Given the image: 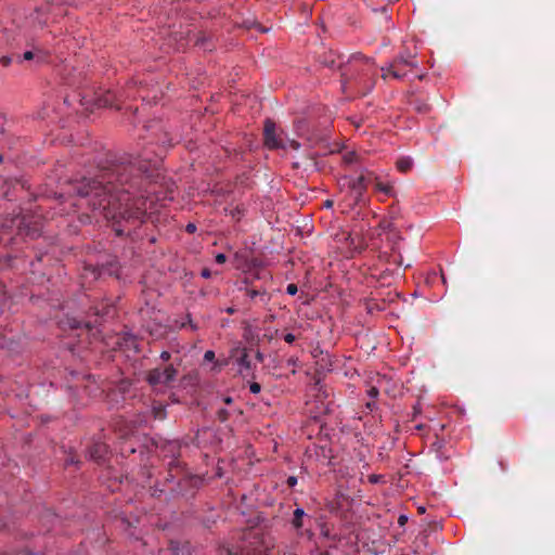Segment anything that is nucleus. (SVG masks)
Masks as SVG:
<instances>
[{"instance_id":"obj_1","label":"nucleus","mask_w":555,"mask_h":555,"mask_svg":"<svg viewBox=\"0 0 555 555\" xmlns=\"http://www.w3.org/2000/svg\"><path fill=\"white\" fill-rule=\"evenodd\" d=\"M263 134H264V144L269 149H293L297 150L299 149V143L295 140H284L282 138V132L278 133L275 124L268 119L264 122L263 128Z\"/></svg>"},{"instance_id":"obj_2","label":"nucleus","mask_w":555,"mask_h":555,"mask_svg":"<svg viewBox=\"0 0 555 555\" xmlns=\"http://www.w3.org/2000/svg\"><path fill=\"white\" fill-rule=\"evenodd\" d=\"M372 180L375 181V189L378 192L384 193L387 196L393 195V185L390 182H383L379 180L377 176H375L373 172H366V175H361L351 186V191L354 193L356 197H360L364 190L366 189V185Z\"/></svg>"},{"instance_id":"obj_3","label":"nucleus","mask_w":555,"mask_h":555,"mask_svg":"<svg viewBox=\"0 0 555 555\" xmlns=\"http://www.w3.org/2000/svg\"><path fill=\"white\" fill-rule=\"evenodd\" d=\"M176 376V370L169 365L164 370H154L149 374V383L153 386L166 385L170 383Z\"/></svg>"},{"instance_id":"obj_4","label":"nucleus","mask_w":555,"mask_h":555,"mask_svg":"<svg viewBox=\"0 0 555 555\" xmlns=\"http://www.w3.org/2000/svg\"><path fill=\"white\" fill-rule=\"evenodd\" d=\"M231 357L237 360V363L241 367L248 369L249 362L247 360L248 354L245 348H235L231 352Z\"/></svg>"},{"instance_id":"obj_5","label":"nucleus","mask_w":555,"mask_h":555,"mask_svg":"<svg viewBox=\"0 0 555 555\" xmlns=\"http://www.w3.org/2000/svg\"><path fill=\"white\" fill-rule=\"evenodd\" d=\"M98 106H117L114 102V94L107 91L103 96L96 100Z\"/></svg>"},{"instance_id":"obj_6","label":"nucleus","mask_w":555,"mask_h":555,"mask_svg":"<svg viewBox=\"0 0 555 555\" xmlns=\"http://www.w3.org/2000/svg\"><path fill=\"white\" fill-rule=\"evenodd\" d=\"M397 168L401 172H406L412 167V160L409 157H402L397 162Z\"/></svg>"},{"instance_id":"obj_7","label":"nucleus","mask_w":555,"mask_h":555,"mask_svg":"<svg viewBox=\"0 0 555 555\" xmlns=\"http://www.w3.org/2000/svg\"><path fill=\"white\" fill-rule=\"evenodd\" d=\"M383 77L384 78H389V77L400 78V77H402V75L398 70H396L395 68L391 67L384 72Z\"/></svg>"},{"instance_id":"obj_8","label":"nucleus","mask_w":555,"mask_h":555,"mask_svg":"<svg viewBox=\"0 0 555 555\" xmlns=\"http://www.w3.org/2000/svg\"><path fill=\"white\" fill-rule=\"evenodd\" d=\"M356 158H357V154L351 151L345 152L343 155V159L347 164L353 163L356 160Z\"/></svg>"},{"instance_id":"obj_9","label":"nucleus","mask_w":555,"mask_h":555,"mask_svg":"<svg viewBox=\"0 0 555 555\" xmlns=\"http://www.w3.org/2000/svg\"><path fill=\"white\" fill-rule=\"evenodd\" d=\"M297 291H298V288L295 284L287 285V288H286L287 294L295 295V294H297Z\"/></svg>"},{"instance_id":"obj_10","label":"nucleus","mask_w":555,"mask_h":555,"mask_svg":"<svg viewBox=\"0 0 555 555\" xmlns=\"http://www.w3.org/2000/svg\"><path fill=\"white\" fill-rule=\"evenodd\" d=\"M204 359L206 361H212L215 359V352L212 350H207L204 354Z\"/></svg>"},{"instance_id":"obj_11","label":"nucleus","mask_w":555,"mask_h":555,"mask_svg":"<svg viewBox=\"0 0 555 555\" xmlns=\"http://www.w3.org/2000/svg\"><path fill=\"white\" fill-rule=\"evenodd\" d=\"M296 337L295 335L288 333L284 336V340L288 344H293L295 341Z\"/></svg>"},{"instance_id":"obj_12","label":"nucleus","mask_w":555,"mask_h":555,"mask_svg":"<svg viewBox=\"0 0 555 555\" xmlns=\"http://www.w3.org/2000/svg\"><path fill=\"white\" fill-rule=\"evenodd\" d=\"M249 388L253 393H258L260 391V385L257 383H253Z\"/></svg>"},{"instance_id":"obj_13","label":"nucleus","mask_w":555,"mask_h":555,"mask_svg":"<svg viewBox=\"0 0 555 555\" xmlns=\"http://www.w3.org/2000/svg\"><path fill=\"white\" fill-rule=\"evenodd\" d=\"M216 262H217V263H220V264H221V263H224V262H225V256H224L223 254H218V255L216 256Z\"/></svg>"},{"instance_id":"obj_14","label":"nucleus","mask_w":555,"mask_h":555,"mask_svg":"<svg viewBox=\"0 0 555 555\" xmlns=\"http://www.w3.org/2000/svg\"><path fill=\"white\" fill-rule=\"evenodd\" d=\"M24 60H31L34 57V53L31 51H26L23 55Z\"/></svg>"},{"instance_id":"obj_15","label":"nucleus","mask_w":555,"mask_h":555,"mask_svg":"<svg viewBox=\"0 0 555 555\" xmlns=\"http://www.w3.org/2000/svg\"><path fill=\"white\" fill-rule=\"evenodd\" d=\"M287 482L291 487H294L297 483V479L295 477H289Z\"/></svg>"},{"instance_id":"obj_16","label":"nucleus","mask_w":555,"mask_h":555,"mask_svg":"<svg viewBox=\"0 0 555 555\" xmlns=\"http://www.w3.org/2000/svg\"><path fill=\"white\" fill-rule=\"evenodd\" d=\"M160 357L164 361H167L170 358V354H169V352L164 351V352H162Z\"/></svg>"},{"instance_id":"obj_17","label":"nucleus","mask_w":555,"mask_h":555,"mask_svg":"<svg viewBox=\"0 0 555 555\" xmlns=\"http://www.w3.org/2000/svg\"><path fill=\"white\" fill-rule=\"evenodd\" d=\"M297 361H298V359H297V358H291V359H288V364H291V365H294V366H295V365L297 364Z\"/></svg>"},{"instance_id":"obj_18","label":"nucleus","mask_w":555,"mask_h":555,"mask_svg":"<svg viewBox=\"0 0 555 555\" xmlns=\"http://www.w3.org/2000/svg\"><path fill=\"white\" fill-rule=\"evenodd\" d=\"M186 230H188L189 232H194V231H195V225H194V224H189V225L186 227Z\"/></svg>"},{"instance_id":"obj_19","label":"nucleus","mask_w":555,"mask_h":555,"mask_svg":"<svg viewBox=\"0 0 555 555\" xmlns=\"http://www.w3.org/2000/svg\"><path fill=\"white\" fill-rule=\"evenodd\" d=\"M302 514H304V512L301 509H296V512H295V515H296L297 518L299 516H301Z\"/></svg>"},{"instance_id":"obj_20","label":"nucleus","mask_w":555,"mask_h":555,"mask_svg":"<svg viewBox=\"0 0 555 555\" xmlns=\"http://www.w3.org/2000/svg\"><path fill=\"white\" fill-rule=\"evenodd\" d=\"M370 393L371 396L375 397L377 395V390L375 388H372Z\"/></svg>"},{"instance_id":"obj_21","label":"nucleus","mask_w":555,"mask_h":555,"mask_svg":"<svg viewBox=\"0 0 555 555\" xmlns=\"http://www.w3.org/2000/svg\"><path fill=\"white\" fill-rule=\"evenodd\" d=\"M324 205H325L327 208H330V207H332L333 202H332V201H326Z\"/></svg>"},{"instance_id":"obj_22","label":"nucleus","mask_w":555,"mask_h":555,"mask_svg":"<svg viewBox=\"0 0 555 555\" xmlns=\"http://www.w3.org/2000/svg\"><path fill=\"white\" fill-rule=\"evenodd\" d=\"M202 275H203L204 278H208V276H209V272H208V270H204V271H203V273H202Z\"/></svg>"},{"instance_id":"obj_23","label":"nucleus","mask_w":555,"mask_h":555,"mask_svg":"<svg viewBox=\"0 0 555 555\" xmlns=\"http://www.w3.org/2000/svg\"><path fill=\"white\" fill-rule=\"evenodd\" d=\"M9 62H10V60H8V59H2V63H3V65H8V64H9Z\"/></svg>"},{"instance_id":"obj_24","label":"nucleus","mask_w":555,"mask_h":555,"mask_svg":"<svg viewBox=\"0 0 555 555\" xmlns=\"http://www.w3.org/2000/svg\"><path fill=\"white\" fill-rule=\"evenodd\" d=\"M233 311H234V310H233L232 308L228 309V312H229V313H233Z\"/></svg>"},{"instance_id":"obj_25","label":"nucleus","mask_w":555,"mask_h":555,"mask_svg":"<svg viewBox=\"0 0 555 555\" xmlns=\"http://www.w3.org/2000/svg\"><path fill=\"white\" fill-rule=\"evenodd\" d=\"M403 521H404V517H403V516H401V517H400V522H403Z\"/></svg>"},{"instance_id":"obj_26","label":"nucleus","mask_w":555,"mask_h":555,"mask_svg":"<svg viewBox=\"0 0 555 555\" xmlns=\"http://www.w3.org/2000/svg\"><path fill=\"white\" fill-rule=\"evenodd\" d=\"M0 162H2V158L0 157Z\"/></svg>"},{"instance_id":"obj_27","label":"nucleus","mask_w":555,"mask_h":555,"mask_svg":"<svg viewBox=\"0 0 555 555\" xmlns=\"http://www.w3.org/2000/svg\"><path fill=\"white\" fill-rule=\"evenodd\" d=\"M1 118H2V117L0 116V119H1Z\"/></svg>"}]
</instances>
